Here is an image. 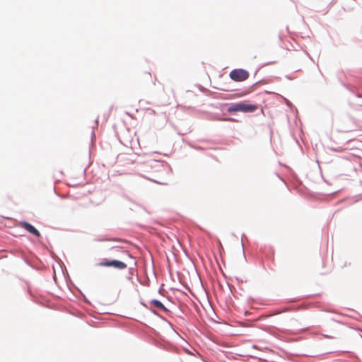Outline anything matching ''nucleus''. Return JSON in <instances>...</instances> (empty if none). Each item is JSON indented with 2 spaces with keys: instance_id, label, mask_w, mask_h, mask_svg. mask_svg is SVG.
Returning a JSON list of instances; mask_svg holds the SVG:
<instances>
[{
  "instance_id": "obj_1",
  "label": "nucleus",
  "mask_w": 362,
  "mask_h": 362,
  "mask_svg": "<svg viewBox=\"0 0 362 362\" xmlns=\"http://www.w3.org/2000/svg\"><path fill=\"white\" fill-rule=\"evenodd\" d=\"M257 110L256 105L247 104L244 103H239L230 105L228 111L229 112H252Z\"/></svg>"
},
{
  "instance_id": "obj_2",
  "label": "nucleus",
  "mask_w": 362,
  "mask_h": 362,
  "mask_svg": "<svg viewBox=\"0 0 362 362\" xmlns=\"http://www.w3.org/2000/svg\"><path fill=\"white\" fill-rule=\"evenodd\" d=\"M98 266L99 267H113L117 269H124L127 268V265L126 263L119 261V260H108V259H103V261L98 263Z\"/></svg>"
},
{
  "instance_id": "obj_3",
  "label": "nucleus",
  "mask_w": 362,
  "mask_h": 362,
  "mask_svg": "<svg viewBox=\"0 0 362 362\" xmlns=\"http://www.w3.org/2000/svg\"><path fill=\"white\" fill-rule=\"evenodd\" d=\"M229 76L235 81H243L248 78L249 73L245 69H237L231 71Z\"/></svg>"
},
{
  "instance_id": "obj_4",
  "label": "nucleus",
  "mask_w": 362,
  "mask_h": 362,
  "mask_svg": "<svg viewBox=\"0 0 362 362\" xmlns=\"http://www.w3.org/2000/svg\"><path fill=\"white\" fill-rule=\"evenodd\" d=\"M20 225H21V226L22 228H23L25 230H26L29 233L35 235L37 237H40V232L34 226H33L31 224H30L29 223H28V222H21Z\"/></svg>"
},
{
  "instance_id": "obj_5",
  "label": "nucleus",
  "mask_w": 362,
  "mask_h": 362,
  "mask_svg": "<svg viewBox=\"0 0 362 362\" xmlns=\"http://www.w3.org/2000/svg\"><path fill=\"white\" fill-rule=\"evenodd\" d=\"M151 304L153 305H154L156 308H158L160 310H164V311L167 310V309L163 305V304L161 302H160L159 300H153L151 301Z\"/></svg>"
}]
</instances>
